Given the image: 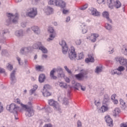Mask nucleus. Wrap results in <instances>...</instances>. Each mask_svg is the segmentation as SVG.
<instances>
[{
    "label": "nucleus",
    "instance_id": "nucleus-56",
    "mask_svg": "<svg viewBox=\"0 0 127 127\" xmlns=\"http://www.w3.org/2000/svg\"><path fill=\"white\" fill-rule=\"evenodd\" d=\"M94 104L95 105V106H96V107H97V109H98L100 106H101V103L100 102V101H95L94 102Z\"/></svg>",
    "mask_w": 127,
    "mask_h": 127
},
{
    "label": "nucleus",
    "instance_id": "nucleus-12",
    "mask_svg": "<svg viewBox=\"0 0 127 127\" xmlns=\"http://www.w3.org/2000/svg\"><path fill=\"white\" fill-rule=\"evenodd\" d=\"M88 12L93 16H100L101 13L97 9L94 7H90L88 9Z\"/></svg>",
    "mask_w": 127,
    "mask_h": 127
},
{
    "label": "nucleus",
    "instance_id": "nucleus-31",
    "mask_svg": "<svg viewBox=\"0 0 127 127\" xmlns=\"http://www.w3.org/2000/svg\"><path fill=\"white\" fill-rule=\"evenodd\" d=\"M102 72H103V66L100 65L96 66L95 70V73H96V74H100V73H102Z\"/></svg>",
    "mask_w": 127,
    "mask_h": 127
},
{
    "label": "nucleus",
    "instance_id": "nucleus-28",
    "mask_svg": "<svg viewBox=\"0 0 127 127\" xmlns=\"http://www.w3.org/2000/svg\"><path fill=\"white\" fill-rule=\"evenodd\" d=\"M37 89H38V85L35 84L33 86V88L29 90V94L31 96L32 95H33V94H34L35 93V92H36V90H37Z\"/></svg>",
    "mask_w": 127,
    "mask_h": 127
},
{
    "label": "nucleus",
    "instance_id": "nucleus-57",
    "mask_svg": "<svg viewBox=\"0 0 127 127\" xmlns=\"http://www.w3.org/2000/svg\"><path fill=\"white\" fill-rule=\"evenodd\" d=\"M97 2L99 4H102V3L105 4L106 3V0H97Z\"/></svg>",
    "mask_w": 127,
    "mask_h": 127
},
{
    "label": "nucleus",
    "instance_id": "nucleus-40",
    "mask_svg": "<svg viewBox=\"0 0 127 127\" xmlns=\"http://www.w3.org/2000/svg\"><path fill=\"white\" fill-rule=\"evenodd\" d=\"M49 105L50 106H52V107H54L55 105H56L57 104V101H56L55 100L53 99H50L48 101Z\"/></svg>",
    "mask_w": 127,
    "mask_h": 127
},
{
    "label": "nucleus",
    "instance_id": "nucleus-22",
    "mask_svg": "<svg viewBox=\"0 0 127 127\" xmlns=\"http://www.w3.org/2000/svg\"><path fill=\"white\" fill-rule=\"evenodd\" d=\"M54 110L57 112L58 113H60L61 114L62 113V109L61 108V105L58 102L57 104L53 107Z\"/></svg>",
    "mask_w": 127,
    "mask_h": 127
},
{
    "label": "nucleus",
    "instance_id": "nucleus-38",
    "mask_svg": "<svg viewBox=\"0 0 127 127\" xmlns=\"http://www.w3.org/2000/svg\"><path fill=\"white\" fill-rule=\"evenodd\" d=\"M122 6V3L120 0H117L114 3V7L115 8H120Z\"/></svg>",
    "mask_w": 127,
    "mask_h": 127
},
{
    "label": "nucleus",
    "instance_id": "nucleus-45",
    "mask_svg": "<svg viewBox=\"0 0 127 127\" xmlns=\"http://www.w3.org/2000/svg\"><path fill=\"white\" fill-rule=\"evenodd\" d=\"M105 28L107 30H109L111 31L112 30L113 27L112 26V25L109 24V23H106L105 24Z\"/></svg>",
    "mask_w": 127,
    "mask_h": 127
},
{
    "label": "nucleus",
    "instance_id": "nucleus-25",
    "mask_svg": "<svg viewBox=\"0 0 127 127\" xmlns=\"http://www.w3.org/2000/svg\"><path fill=\"white\" fill-rule=\"evenodd\" d=\"M115 0H107V4L110 9H114Z\"/></svg>",
    "mask_w": 127,
    "mask_h": 127
},
{
    "label": "nucleus",
    "instance_id": "nucleus-42",
    "mask_svg": "<svg viewBox=\"0 0 127 127\" xmlns=\"http://www.w3.org/2000/svg\"><path fill=\"white\" fill-rule=\"evenodd\" d=\"M36 70H37V71H43L44 70V66L40 65H36Z\"/></svg>",
    "mask_w": 127,
    "mask_h": 127
},
{
    "label": "nucleus",
    "instance_id": "nucleus-1",
    "mask_svg": "<svg viewBox=\"0 0 127 127\" xmlns=\"http://www.w3.org/2000/svg\"><path fill=\"white\" fill-rule=\"evenodd\" d=\"M50 77L53 80H56L57 78L59 79L64 78L66 83H70V79L66 77L63 68L61 66H58L57 68H53L50 72Z\"/></svg>",
    "mask_w": 127,
    "mask_h": 127
},
{
    "label": "nucleus",
    "instance_id": "nucleus-33",
    "mask_svg": "<svg viewBox=\"0 0 127 127\" xmlns=\"http://www.w3.org/2000/svg\"><path fill=\"white\" fill-rule=\"evenodd\" d=\"M56 37V33H52L49 35V38L47 39V41L48 42H51L54 40V38Z\"/></svg>",
    "mask_w": 127,
    "mask_h": 127
},
{
    "label": "nucleus",
    "instance_id": "nucleus-58",
    "mask_svg": "<svg viewBox=\"0 0 127 127\" xmlns=\"http://www.w3.org/2000/svg\"><path fill=\"white\" fill-rule=\"evenodd\" d=\"M3 112V106H2V104L0 102V114Z\"/></svg>",
    "mask_w": 127,
    "mask_h": 127
},
{
    "label": "nucleus",
    "instance_id": "nucleus-63",
    "mask_svg": "<svg viewBox=\"0 0 127 127\" xmlns=\"http://www.w3.org/2000/svg\"><path fill=\"white\" fill-rule=\"evenodd\" d=\"M21 26H22V27H26V22L21 23Z\"/></svg>",
    "mask_w": 127,
    "mask_h": 127
},
{
    "label": "nucleus",
    "instance_id": "nucleus-61",
    "mask_svg": "<svg viewBox=\"0 0 127 127\" xmlns=\"http://www.w3.org/2000/svg\"><path fill=\"white\" fill-rule=\"evenodd\" d=\"M120 127H127V122L121 124L120 125Z\"/></svg>",
    "mask_w": 127,
    "mask_h": 127
},
{
    "label": "nucleus",
    "instance_id": "nucleus-51",
    "mask_svg": "<svg viewBox=\"0 0 127 127\" xmlns=\"http://www.w3.org/2000/svg\"><path fill=\"white\" fill-rule=\"evenodd\" d=\"M16 58L18 62L19 65H23V62L21 61V59H20V58L18 57H16Z\"/></svg>",
    "mask_w": 127,
    "mask_h": 127
},
{
    "label": "nucleus",
    "instance_id": "nucleus-27",
    "mask_svg": "<svg viewBox=\"0 0 127 127\" xmlns=\"http://www.w3.org/2000/svg\"><path fill=\"white\" fill-rule=\"evenodd\" d=\"M116 70L117 71V75H122V72H124L125 70H126V68H125V66L123 65L119 66L117 68H116Z\"/></svg>",
    "mask_w": 127,
    "mask_h": 127
},
{
    "label": "nucleus",
    "instance_id": "nucleus-55",
    "mask_svg": "<svg viewBox=\"0 0 127 127\" xmlns=\"http://www.w3.org/2000/svg\"><path fill=\"white\" fill-rule=\"evenodd\" d=\"M76 124H77V127H83V126L82 125V122L80 120H78Z\"/></svg>",
    "mask_w": 127,
    "mask_h": 127
},
{
    "label": "nucleus",
    "instance_id": "nucleus-44",
    "mask_svg": "<svg viewBox=\"0 0 127 127\" xmlns=\"http://www.w3.org/2000/svg\"><path fill=\"white\" fill-rule=\"evenodd\" d=\"M81 85H81L80 84V83L76 82V83H74V85L73 86V88L74 89H75V90H79V89H80V88L81 87Z\"/></svg>",
    "mask_w": 127,
    "mask_h": 127
},
{
    "label": "nucleus",
    "instance_id": "nucleus-24",
    "mask_svg": "<svg viewBox=\"0 0 127 127\" xmlns=\"http://www.w3.org/2000/svg\"><path fill=\"white\" fill-rule=\"evenodd\" d=\"M8 29H7L0 30V42L1 40L3 39V36H4V34L8 33Z\"/></svg>",
    "mask_w": 127,
    "mask_h": 127
},
{
    "label": "nucleus",
    "instance_id": "nucleus-34",
    "mask_svg": "<svg viewBox=\"0 0 127 127\" xmlns=\"http://www.w3.org/2000/svg\"><path fill=\"white\" fill-rule=\"evenodd\" d=\"M66 2L63 0H60L59 4L57 5V6H60V7H61L62 8H64V7H66Z\"/></svg>",
    "mask_w": 127,
    "mask_h": 127
},
{
    "label": "nucleus",
    "instance_id": "nucleus-19",
    "mask_svg": "<svg viewBox=\"0 0 127 127\" xmlns=\"http://www.w3.org/2000/svg\"><path fill=\"white\" fill-rule=\"evenodd\" d=\"M44 11L47 15H50V14L53 13L54 10L53 9V8L50 6H48L44 9Z\"/></svg>",
    "mask_w": 127,
    "mask_h": 127
},
{
    "label": "nucleus",
    "instance_id": "nucleus-13",
    "mask_svg": "<svg viewBox=\"0 0 127 127\" xmlns=\"http://www.w3.org/2000/svg\"><path fill=\"white\" fill-rule=\"evenodd\" d=\"M87 72L85 71L79 73V74H75V77L77 80H79V81H83L85 79V78H87Z\"/></svg>",
    "mask_w": 127,
    "mask_h": 127
},
{
    "label": "nucleus",
    "instance_id": "nucleus-7",
    "mask_svg": "<svg viewBox=\"0 0 127 127\" xmlns=\"http://www.w3.org/2000/svg\"><path fill=\"white\" fill-rule=\"evenodd\" d=\"M68 58L71 60H74V59H76V57H77V53H76L75 48H74V47H70L68 52Z\"/></svg>",
    "mask_w": 127,
    "mask_h": 127
},
{
    "label": "nucleus",
    "instance_id": "nucleus-32",
    "mask_svg": "<svg viewBox=\"0 0 127 127\" xmlns=\"http://www.w3.org/2000/svg\"><path fill=\"white\" fill-rule=\"evenodd\" d=\"M120 114H121V110L119 108H115L113 112V116L114 117H119Z\"/></svg>",
    "mask_w": 127,
    "mask_h": 127
},
{
    "label": "nucleus",
    "instance_id": "nucleus-35",
    "mask_svg": "<svg viewBox=\"0 0 127 127\" xmlns=\"http://www.w3.org/2000/svg\"><path fill=\"white\" fill-rule=\"evenodd\" d=\"M45 79H46L45 74H41L39 76V82L40 83H43V82L45 81Z\"/></svg>",
    "mask_w": 127,
    "mask_h": 127
},
{
    "label": "nucleus",
    "instance_id": "nucleus-49",
    "mask_svg": "<svg viewBox=\"0 0 127 127\" xmlns=\"http://www.w3.org/2000/svg\"><path fill=\"white\" fill-rule=\"evenodd\" d=\"M88 8V4H85V5L81 6L79 8V9L80 10H85V9H87Z\"/></svg>",
    "mask_w": 127,
    "mask_h": 127
},
{
    "label": "nucleus",
    "instance_id": "nucleus-59",
    "mask_svg": "<svg viewBox=\"0 0 127 127\" xmlns=\"http://www.w3.org/2000/svg\"><path fill=\"white\" fill-rule=\"evenodd\" d=\"M43 127H53V125L50 123H49L45 124Z\"/></svg>",
    "mask_w": 127,
    "mask_h": 127
},
{
    "label": "nucleus",
    "instance_id": "nucleus-36",
    "mask_svg": "<svg viewBox=\"0 0 127 127\" xmlns=\"http://www.w3.org/2000/svg\"><path fill=\"white\" fill-rule=\"evenodd\" d=\"M119 101L121 108L123 110H126V108H127V105H126V102H125V101H124L123 99H120Z\"/></svg>",
    "mask_w": 127,
    "mask_h": 127
},
{
    "label": "nucleus",
    "instance_id": "nucleus-41",
    "mask_svg": "<svg viewBox=\"0 0 127 127\" xmlns=\"http://www.w3.org/2000/svg\"><path fill=\"white\" fill-rule=\"evenodd\" d=\"M76 60H81L82 59H84V53L81 52L78 54V56H76Z\"/></svg>",
    "mask_w": 127,
    "mask_h": 127
},
{
    "label": "nucleus",
    "instance_id": "nucleus-18",
    "mask_svg": "<svg viewBox=\"0 0 127 127\" xmlns=\"http://www.w3.org/2000/svg\"><path fill=\"white\" fill-rule=\"evenodd\" d=\"M105 120L108 127H113V126H114V124H113V120L111 118L110 116L107 115L105 116Z\"/></svg>",
    "mask_w": 127,
    "mask_h": 127
},
{
    "label": "nucleus",
    "instance_id": "nucleus-53",
    "mask_svg": "<svg viewBox=\"0 0 127 127\" xmlns=\"http://www.w3.org/2000/svg\"><path fill=\"white\" fill-rule=\"evenodd\" d=\"M63 14H69L70 13V10L67 9H64L63 10Z\"/></svg>",
    "mask_w": 127,
    "mask_h": 127
},
{
    "label": "nucleus",
    "instance_id": "nucleus-6",
    "mask_svg": "<svg viewBox=\"0 0 127 127\" xmlns=\"http://www.w3.org/2000/svg\"><path fill=\"white\" fill-rule=\"evenodd\" d=\"M23 109H24L25 111V115L28 118L34 116V110L32 107H28V106L26 105L25 107H24Z\"/></svg>",
    "mask_w": 127,
    "mask_h": 127
},
{
    "label": "nucleus",
    "instance_id": "nucleus-9",
    "mask_svg": "<svg viewBox=\"0 0 127 127\" xmlns=\"http://www.w3.org/2000/svg\"><path fill=\"white\" fill-rule=\"evenodd\" d=\"M59 44L62 46L63 54H67L68 52V46L67 43H66V41L64 40H61L59 42Z\"/></svg>",
    "mask_w": 127,
    "mask_h": 127
},
{
    "label": "nucleus",
    "instance_id": "nucleus-14",
    "mask_svg": "<svg viewBox=\"0 0 127 127\" xmlns=\"http://www.w3.org/2000/svg\"><path fill=\"white\" fill-rule=\"evenodd\" d=\"M79 29L82 34H86V33L88 32V26H87V24L82 23Z\"/></svg>",
    "mask_w": 127,
    "mask_h": 127
},
{
    "label": "nucleus",
    "instance_id": "nucleus-10",
    "mask_svg": "<svg viewBox=\"0 0 127 127\" xmlns=\"http://www.w3.org/2000/svg\"><path fill=\"white\" fill-rule=\"evenodd\" d=\"M51 87L49 84H45L42 90V93L44 96V97H49V96L51 95V93L49 92L48 90H50Z\"/></svg>",
    "mask_w": 127,
    "mask_h": 127
},
{
    "label": "nucleus",
    "instance_id": "nucleus-29",
    "mask_svg": "<svg viewBox=\"0 0 127 127\" xmlns=\"http://www.w3.org/2000/svg\"><path fill=\"white\" fill-rule=\"evenodd\" d=\"M15 35H16V36H17V37H22V36L24 35V33L23 32V30H16L15 32Z\"/></svg>",
    "mask_w": 127,
    "mask_h": 127
},
{
    "label": "nucleus",
    "instance_id": "nucleus-39",
    "mask_svg": "<svg viewBox=\"0 0 127 127\" xmlns=\"http://www.w3.org/2000/svg\"><path fill=\"white\" fill-rule=\"evenodd\" d=\"M121 52L124 54V55L127 56V46H123V47L121 48Z\"/></svg>",
    "mask_w": 127,
    "mask_h": 127
},
{
    "label": "nucleus",
    "instance_id": "nucleus-23",
    "mask_svg": "<svg viewBox=\"0 0 127 127\" xmlns=\"http://www.w3.org/2000/svg\"><path fill=\"white\" fill-rule=\"evenodd\" d=\"M102 15L103 17H105L106 18L108 22L110 23H112V20L110 18V14L108 11H104L102 13Z\"/></svg>",
    "mask_w": 127,
    "mask_h": 127
},
{
    "label": "nucleus",
    "instance_id": "nucleus-46",
    "mask_svg": "<svg viewBox=\"0 0 127 127\" xmlns=\"http://www.w3.org/2000/svg\"><path fill=\"white\" fill-rule=\"evenodd\" d=\"M75 44L77 46L81 45L82 44V40L80 39L75 40Z\"/></svg>",
    "mask_w": 127,
    "mask_h": 127
},
{
    "label": "nucleus",
    "instance_id": "nucleus-52",
    "mask_svg": "<svg viewBox=\"0 0 127 127\" xmlns=\"http://www.w3.org/2000/svg\"><path fill=\"white\" fill-rule=\"evenodd\" d=\"M63 104L65 106H68V105H69V102L68 101V99L67 98H64L63 100Z\"/></svg>",
    "mask_w": 127,
    "mask_h": 127
},
{
    "label": "nucleus",
    "instance_id": "nucleus-50",
    "mask_svg": "<svg viewBox=\"0 0 127 127\" xmlns=\"http://www.w3.org/2000/svg\"><path fill=\"white\" fill-rule=\"evenodd\" d=\"M110 73L111 74V75H116V74H117V75H118V71L117 70V69H111L110 71Z\"/></svg>",
    "mask_w": 127,
    "mask_h": 127
},
{
    "label": "nucleus",
    "instance_id": "nucleus-21",
    "mask_svg": "<svg viewBox=\"0 0 127 127\" xmlns=\"http://www.w3.org/2000/svg\"><path fill=\"white\" fill-rule=\"evenodd\" d=\"M31 29L32 31H33L35 34H37V35H39L40 33H41V31L40 30V28L39 27L37 26H33L31 27Z\"/></svg>",
    "mask_w": 127,
    "mask_h": 127
},
{
    "label": "nucleus",
    "instance_id": "nucleus-43",
    "mask_svg": "<svg viewBox=\"0 0 127 127\" xmlns=\"http://www.w3.org/2000/svg\"><path fill=\"white\" fill-rule=\"evenodd\" d=\"M6 68L7 70H9V71H11V70L13 69V66L10 63H8L6 65Z\"/></svg>",
    "mask_w": 127,
    "mask_h": 127
},
{
    "label": "nucleus",
    "instance_id": "nucleus-47",
    "mask_svg": "<svg viewBox=\"0 0 127 127\" xmlns=\"http://www.w3.org/2000/svg\"><path fill=\"white\" fill-rule=\"evenodd\" d=\"M114 52H115V49H114V47H110L108 50V53L109 54H113Z\"/></svg>",
    "mask_w": 127,
    "mask_h": 127
},
{
    "label": "nucleus",
    "instance_id": "nucleus-37",
    "mask_svg": "<svg viewBox=\"0 0 127 127\" xmlns=\"http://www.w3.org/2000/svg\"><path fill=\"white\" fill-rule=\"evenodd\" d=\"M58 85H59V86H60V87H61L62 88V89H67V84L65 82H59Z\"/></svg>",
    "mask_w": 127,
    "mask_h": 127
},
{
    "label": "nucleus",
    "instance_id": "nucleus-2",
    "mask_svg": "<svg viewBox=\"0 0 127 127\" xmlns=\"http://www.w3.org/2000/svg\"><path fill=\"white\" fill-rule=\"evenodd\" d=\"M6 109L7 111L10 112V113H13V114H15V120H18V117H17V113H18V112H22V111H23L22 108H21L20 107L18 106L15 103H11L10 105H7Z\"/></svg>",
    "mask_w": 127,
    "mask_h": 127
},
{
    "label": "nucleus",
    "instance_id": "nucleus-5",
    "mask_svg": "<svg viewBox=\"0 0 127 127\" xmlns=\"http://www.w3.org/2000/svg\"><path fill=\"white\" fill-rule=\"evenodd\" d=\"M26 15L31 18H34L37 15V8L35 7L29 8L26 12Z\"/></svg>",
    "mask_w": 127,
    "mask_h": 127
},
{
    "label": "nucleus",
    "instance_id": "nucleus-26",
    "mask_svg": "<svg viewBox=\"0 0 127 127\" xmlns=\"http://www.w3.org/2000/svg\"><path fill=\"white\" fill-rule=\"evenodd\" d=\"M60 0H48V4L50 5H56L57 6L59 4Z\"/></svg>",
    "mask_w": 127,
    "mask_h": 127
},
{
    "label": "nucleus",
    "instance_id": "nucleus-8",
    "mask_svg": "<svg viewBox=\"0 0 127 127\" xmlns=\"http://www.w3.org/2000/svg\"><path fill=\"white\" fill-rule=\"evenodd\" d=\"M115 60L117 63H119L122 66H126L127 64V59L124 57L118 56L115 57Z\"/></svg>",
    "mask_w": 127,
    "mask_h": 127
},
{
    "label": "nucleus",
    "instance_id": "nucleus-11",
    "mask_svg": "<svg viewBox=\"0 0 127 127\" xmlns=\"http://www.w3.org/2000/svg\"><path fill=\"white\" fill-rule=\"evenodd\" d=\"M99 34L92 33L87 36L86 39L90 40L91 42H96L97 41V38L99 37Z\"/></svg>",
    "mask_w": 127,
    "mask_h": 127
},
{
    "label": "nucleus",
    "instance_id": "nucleus-64",
    "mask_svg": "<svg viewBox=\"0 0 127 127\" xmlns=\"http://www.w3.org/2000/svg\"><path fill=\"white\" fill-rule=\"evenodd\" d=\"M80 88L81 90V91H86V87H85V86H83L81 85Z\"/></svg>",
    "mask_w": 127,
    "mask_h": 127
},
{
    "label": "nucleus",
    "instance_id": "nucleus-3",
    "mask_svg": "<svg viewBox=\"0 0 127 127\" xmlns=\"http://www.w3.org/2000/svg\"><path fill=\"white\" fill-rule=\"evenodd\" d=\"M8 19L6 20V25H9L11 23H17L18 22L19 15L17 13L13 14L11 13H9L7 15Z\"/></svg>",
    "mask_w": 127,
    "mask_h": 127
},
{
    "label": "nucleus",
    "instance_id": "nucleus-17",
    "mask_svg": "<svg viewBox=\"0 0 127 127\" xmlns=\"http://www.w3.org/2000/svg\"><path fill=\"white\" fill-rule=\"evenodd\" d=\"M85 61L86 63H94L95 62V59L94 57V54H90L88 55V57L85 59Z\"/></svg>",
    "mask_w": 127,
    "mask_h": 127
},
{
    "label": "nucleus",
    "instance_id": "nucleus-60",
    "mask_svg": "<svg viewBox=\"0 0 127 127\" xmlns=\"http://www.w3.org/2000/svg\"><path fill=\"white\" fill-rule=\"evenodd\" d=\"M116 97H117V94H114L111 96V99L112 100V101H113L114 100H116Z\"/></svg>",
    "mask_w": 127,
    "mask_h": 127
},
{
    "label": "nucleus",
    "instance_id": "nucleus-15",
    "mask_svg": "<svg viewBox=\"0 0 127 127\" xmlns=\"http://www.w3.org/2000/svg\"><path fill=\"white\" fill-rule=\"evenodd\" d=\"M16 72V69H14L11 72L10 74L11 84L13 85L15 83H16V78L15 77V73Z\"/></svg>",
    "mask_w": 127,
    "mask_h": 127
},
{
    "label": "nucleus",
    "instance_id": "nucleus-16",
    "mask_svg": "<svg viewBox=\"0 0 127 127\" xmlns=\"http://www.w3.org/2000/svg\"><path fill=\"white\" fill-rule=\"evenodd\" d=\"M29 52H31V47H23L20 51V54H22V55L27 54V53H29Z\"/></svg>",
    "mask_w": 127,
    "mask_h": 127
},
{
    "label": "nucleus",
    "instance_id": "nucleus-54",
    "mask_svg": "<svg viewBox=\"0 0 127 127\" xmlns=\"http://www.w3.org/2000/svg\"><path fill=\"white\" fill-rule=\"evenodd\" d=\"M64 68L65 70V71H66V72H67V73H68V74H72V71H71V70L69 69V68H68V66H67V65H64Z\"/></svg>",
    "mask_w": 127,
    "mask_h": 127
},
{
    "label": "nucleus",
    "instance_id": "nucleus-48",
    "mask_svg": "<svg viewBox=\"0 0 127 127\" xmlns=\"http://www.w3.org/2000/svg\"><path fill=\"white\" fill-rule=\"evenodd\" d=\"M48 31L50 32V33H55V31H54V29L52 27H49L48 28Z\"/></svg>",
    "mask_w": 127,
    "mask_h": 127
},
{
    "label": "nucleus",
    "instance_id": "nucleus-30",
    "mask_svg": "<svg viewBox=\"0 0 127 127\" xmlns=\"http://www.w3.org/2000/svg\"><path fill=\"white\" fill-rule=\"evenodd\" d=\"M14 103L16 104H18V105H20L22 108H24L26 107V105L25 104H23L22 102H21V101L19 98H16L14 100Z\"/></svg>",
    "mask_w": 127,
    "mask_h": 127
},
{
    "label": "nucleus",
    "instance_id": "nucleus-20",
    "mask_svg": "<svg viewBox=\"0 0 127 127\" xmlns=\"http://www.w3.org/2000/svg\"><path fill=\"white\" fill-rule=\"evenodd\" d=\"M110 110V108L108 105H103L101 108H98V113L102 114L103 113H106L107 111Z\"/></svg>",
    "mask_w": 127,
    "mask_h": 127
},
{
    "label": "nucleus",
    "instance_id": "nucleus-62",
    "mask_svg": "<svg viewBox=\"0 0 127 127\" xmlns=\"http://www.w3.org/2000/svg\"><path fill=\"white\" fill-rule=\"evenodd\" d=\"M47 57H48V56H47V55L43 54V55H42V59H47Z\"/></svg>",
    "mask_w": 127,
    "mask_h": 127
},
{
    "label": "nucleus",
    "instance_id": "nucleus-4",
    "mask_svg": "<svg viewBox=\"0 0 127 127\" xmlns=\"http://www.w3.org/2000/svg\"><path fill=\"white\" fill-rule=\"evenodd\" d=\"M33 49H38L41 50L44 54H47L48 53V50L42 45V43L40 42H37L35 43L32 46Z\"/></svg>",
    "mask_w": 127,
    "mask_h": 127
}]
</instances>
